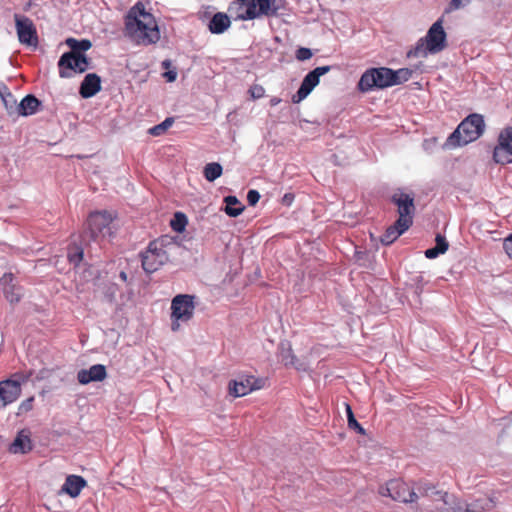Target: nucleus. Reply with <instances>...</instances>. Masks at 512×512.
Segmentation results:
<instances>
[{
  "label": "nucleus",
  "mask_w": 512,
  "mask_h": 512,
  "mask_svg": "<svg viewBox=\"0 0 512 512\" xmlns=\"http://www.w3.org/2000/svg\"><path fill=\"white\" fill-rule=\"evenodd\" d=\"M249 93L253 99H260L264 96L265 89L262 85L253 84L249 89Z\"/></svg>",
  "instance_id": "nucleus-40"
},
{
  "label": "nucleus",
  "mask_w": 512,
  "mask_h": 512,
  "mask_svg": "<svg viewBox=\"0 0 512 512\" xmlns=\"http://www.w3.org/2000/svg\"><path fill=\"white\" fill-rule=\"evenodd\" d=\"M260 199V194L257 190H249L247 193V201L249 205L255 206Z\"/></svg>",
  "instance_id": "nucleus-42"
},
{
  "label": "nucleus",
  "mask_w": 512,
  "mask_h": 512,
  "mask_svg": "<svg viewBox=\"0 0 512 512\" xmlns=\"http://www.w3.org/2000/svg\"><path fill=\"white\" fill-rule=\"evenodd\" d=\"M58 68L61 78H70L73 73H78V55L64 53L58 61Z\"/></svg>",
  "instance_id": "nucleus-18"
},
{
  "label": "nucleus",
  "mask_w": 512,
  "mask_h": 512,
  "mask_svg": "<svg viewBox=\"0 0 512 512\" xmlns=\"http://www.w3.org/2000/svg\"><path fill=\"white\" fill-rule=\"evenodd\" d=\"M89 68V59L86 55H78V73H83Z\"/></svg>",
  "instance_id": "nucleus-41"
},
{
  "label": "nucleus",
  "mask_w": 512,
  "mask_h": 512,
  "mask_svg": "<svg viewBox=\"0 0 512 512\" xmlns=\"http://www.w3.org/2000/svg\"><path fill=\"white\" fill-rule=\"evenodd\" d=\"M391 202L397 206L398 224L411 227L413 224V217L415 213L414 199L409 194L398 192L394 193L391 197Z\"/></svg>",
  "instance_id": "nucleus-10"
},
{
  "label": "nucleus",
  "mask_w": 512,
  "mask_h": 512,
  "mask_svg": "<svg viewBox=\"0 0 512 512\" xmlns=\"http://www.w3.org/2000/svg\"><path fill=\"white\" fill-rule=\"evenodd\" d=\"M33 448L28 430H21L9 446V452L13 454H26Z\"/></svg>",
  "instance_id": "nucleus-17"
},
{
  "label": "nucleus",
  "mask_w": 512,
  "mask_h": 512,
  "mask_svg": "<svg viewBox=\"0 0 512 512\" xmlns=\"http://www.w3.org/2000/svg\"><path fill=\"white\" fill-rule=\"evenodd\" d=\"M87 485L86 480L82 476L69 475L66 477L61 491L68 494L70 497H77L82 489Z\"/></svg>",
  "instance_id": "nucleus-21"
},
{
  "label": "nucleus",
  "mask_w": 512,
  "mask_h": 512,
  "mask_svg": "<svg viewBox=\"0 0 512 512\" xmlns=\"http://www.w3.org/2000/svg\"><path fill=\"white\" fill-rule=\"evenodd\" d=\"M316 351H318V347H314L313 349H311L310 353L312 354L313 352H316Z\"/></svg>",
  "instance_id": "nucleus-50"
},
{
  "label": "nucleus",
  "mask_w": 512,
  "mask_h": 512,
  "mask_svg": "<svg viewBox=\"0 0 512 512\" xmlns=\"http://www.w3.org/2000/svg\"><path fill=\"white\" fill-rule=\"evenodd\" d=\"M164 76L167 78L168 82H173L175 81L177 74L174 71H168L164 74Z\"/></svg>",
  "instance_id": "nucleus-46"
},
{
  "label": "nucleus",
  "mask_w": 512,
  "mask_h": 512,
  "mask_svg": "<svg viewBox=\"0 0 512 512\" xmlns=\"http://www.w3.org/2000/svg\"><path fill=\"white\" fill-rule=\"evenodd\" d=\"M392 74V78H394L392 79L394 86L408 81L412 77L413 71L409 68H401L398 70H392Z\"/></svg>",
  "instance_id": "nucleus-34"
},
{
  "label": "nucleus",
  "mask_w": 512,
  "mask_h": 512,
  "mask_svg": "<svg viewBox=\"0 0 512 512\" xmlns=\"http://www.w3.org/2000/svg\"><path fill=\"white\" fill-rule=\"evenodd\" d=\"M14 280V276L12 273L4 274L0 279V286L4 292L5 298L10 303H17L20 301L21 293L20 288L16 287L12 282Z\"/></svg>",
  "instance_id": "nucleus-20"
},
{
  "label": "nucleus",
  "mask_w": 512,
  "mask_h": 512,
  "mask_svg": "<svg viewBox=\"0 0 512 512\" xmlns=\"http://www.w3.org/2000/svg\"><path fill=\"white\" fill-rule=\"evenodd\" d=\"M173 122V118H166L162 123L150 128L149 134H151L152 136H160L164 134L169 127H171Z\"/></svg>",
  "instance_id": "nucleus-37"
},
{
  "label": "nucleus",
  "mask_w": 512,
  "mask_h": 512,
  "mask_svg": "<svg viewBox=\"0 0 512 512\" xmlns=\"http://www.w3.org/2000/svg\"><path fill=\"white\" fill-rule=\"evenodd\" d=\"M448 46L447 34L443 28V19H438L421 37L415 46L407 52L408 58H426L429 54H438Z\"/></svg>",
  "instance_id": "nucleus-3"
},
{
  "label": "nucleus",
  "mask_w": 512,
  "mask_h": 512,
  "mask_svg": "<svg viewBox=\"0 0 512 512\" xmlns=\"http://www.w3.org/2000/svg\"><path fill=\"white\" fill-rule=\"evenodd\" d=\"M40 105L41 102L34 95H27L19 103L17 115H33L38 111Z\"/></svg>",
  "instance_id": "nucleus-25"
},
{
  "label": "nucleus",
  "mask_w": 512,
  "mask_h": 512,
  "mask_svg": "<svg viewBox=\"0 0 512 512\" xmlns=\"http://www.w3.org/2000/svg\"><path fill=\"white\" fill-rule=\"evenodd\" d=\"M285 0H251L246 12V18L257 19L279 16V11L285 9Z\"/></svg>",
  "instance_id": "nucleus-9"
},
{
  "label": "nucleus",
  "mask_w": 512,
  "mask_h": 512,
  "mask_svg": "<svg viewBox=\"0 0 512 512\" xmlns=\"http://www.w3.org/2000/svg\"><path fill=\"white\" fill-rule=\"evenodd\" d=\"M32 375V373H29L28 375H18V374H15L14 376L15 377H18L21 381L25 382L29 379V377Z\"/></svg>",
  "instance_id": "nucleus-48"
},
{
  "label": "nucleus",
  "mask_w": 512,
  "mask_h": 512,
  "mask_svg": "<svg viewBox=\"0 0 512 512\" xmlns=\"http://www.w3.org/2000/svg\"><path fill=\"white\" fill-rule=\"evenodd\" d=\"M281 361L285 366H292L297 370H305L306 367L303 363H301L297 357L294 355L293 350L290 346L282 347L280 352Z\"/></svg>",
  "instance_id": "nucleus-30"
},
{
  "label": "nucleus",
  "mask_w": 512,
  "mask_h": 512,
  "mask_svg": "<svg viewBox=\"0 0 512 512\" xmlns=\"http://www.w3.org/2000/svg\"><path fill=\"white\" fill-rule=\"evenodd\" d=\"M124 33L137 45H152L160 40V30L153 14L138 1L124 17Z\"/></svg>",
  "instance_id": "nucleus-1"
},
{
  "label": "nucleus",
  "mask_w": 512,
  "mask_h": 512,
  "mask_svg": "<svg viewBox=\"0 0 512 512\" xmlns=\"http://www.w3.org/2000/svg\"><path fill=\"white\" fill-rule=\"evenodd\" d=\"M379 494L402 503H413L418 498L414 490L400 479L388 481L386 485L379 488Z\"/></svg>",
  "instance_id": "nucleus-8"
},
{
  "label": "nucleus",
  "mask_w": 512,
  "mask_h": 512,
  "mask_svg": "<svg viewBox=\"0 0 512 512\" xmlns=\"http://www.w3.org/2000/svg\"><path fill=\"white\" fill-rule=\"evenodd\" d=\"M66 44L71 49L68 53L74 55H85L84 52L89 50L92 46L91 41L88 39L77 40L75 38H68L66 40Z\"/></svg>",
  "instance_id": "nucleus-31"
},
{
  "label": "nucleus",
  "mask_w": 512,
  "mask_h": 512,
  "mask_svg": "<svg viewBox=\"0 0 512 512\" xmlns=\"http://www.w3.org/2000/svg\"><path fill=\"white\" fill-rule=\"evenodd\" d=\"M354 432L360 435L365 434L364 428L358 423V421L354 418Z\"/></svg>",
  "instance_id": "nucleus-45"
},
{
  "label": "nucleus",
  "mask_w": 512,
  "mask_h": 512,
  "mask_svg": "<svg viewBox=\"0 0 512 512\" xmlns=\"http://www.w3.org/2000/svg\"><path fill=\"white\" fill-rule=\"evenodd\" d=\"M21 395V382L14 379L0 381V408L15 402Z\"/></svg>",
  "instance_id": "nucleus-15"
},
{
  "label": "nucleus",
  "mask_w": 512,
  "mask_h": 512,
  "mask_svg": "<svg viewBox=\"0 0 512 512\" xmlns=\"http://www.w3.org/2000/svg\"><path fill=\"white\" fill-rule=\"evenodd\" d=\"M331 70L330 66H320L316 67L314 70L310 71L303 79L300 88L292 96L293 103H299L304 100L311 91L319 84L320 77L325 75Z\"/></svg>",
  "instance_id": "nucleus-12"
},
{
  "label": "nucleus",
  "mask_w": 512,
  "mask_h": 512,
  "mask_svg": "<svg viewBox=\"0 0 512 512\" xmlns=\"http://www.w3.org/2000/svg\"><path fill=\"white\" fill-rule=\"evenodd\" d=\"M392 69L386 67L367 70L360 78L358 87L361 91H369L372 88H386L393 86Z\"/></svg>",
  "instance_id": "nucleus-7"
},
{
  "label": "nucleus",
  "mask_w": 512,
  "mask_h": 512,
  "mask_svg": "<svg viewBox=\"0 0 512 512\" xmlns=\"http://www.w3.org/2000/svg\"><path fill=\"white\" fill-rule=\"evenodd\" d=\"M0 97L3 101V104L8 112V114L13 115L17 114L19 103H17V99L10 92L9 88L6 85H2L0 87Z\"/></svg>",
  "instance_id": "nucleus-26"
},
{
  "label": "nucleus",
  "mask_w": 512,
  "mask_h": 512,
  "mask_svg": "<svg viewBox=\"0 0 512 512\" xmlns=\"http://www.w3.org/2000/svg\"><path fill=\"white\" fill-rule=\"evenodd\" d=\"M313 56L312 51L306 47H300L296 50L295 57L298 61L309 60Z\"/></svg>",
  "instance_id": "nucleus-39"
},
{
  "label": "nucleus",
  "mask_w": 512,
  "mask_h": 512,
  "mask_svg": "<svg viewBox=\"0 0 512 512\" xmlns=\"http://www.w3.org/2000/svg\"><path fill=\"white\" fill-rule=\"evenodd\" d=\"M32 401H33V398H31V399H29V400H27V401L23 402V403L21 404L20 408H22V409H24V410H26V411H27V410H29V409H31V403H32Z\"/></svg>",
  "instance_id": "nucleus-47"
},
{
  "label": "nucleus",
  "mask_w": 512,
  "mask_h": 512,
  "mask_svg": "<svg viewBox=\"0 0 512 512\" xmlns=\"http://www.w3.org/2000/svg\"><path fill=\"white\" fill-rule=\"evenodd\" d=\"M106 367L102 364L92 365L89 369H81L77 373V380L80 384L86 385L90 382H100L106 379Z\"/></svg>",
  "instance_id": "nucleus-16"
},
{
  "label": "nucleus",
  "mask_w": 512,
  "mask_h": 512,
  "mask_svg": "<svg viewBox=\"0 0 512 512\" xmlns=\"http://www.w3.org/2000/svg\"><path fill=\"white\" fill-rule=\"evenodd\" d=\"M178 249L172 237L163 235L151 241L140 253L142 268L146 273H154L170 261L172 254Z\"/></svg>",
  "instance_id": "nucleus-2"
},
{
  "label": "nucleus",
  "mask_w": 512,
  "mask_h": 512,
  "mask_svg": "<svg viewBox=\"0 0 512 512\" xmlns=\"http://www.w3.org/2000/svg\"><path fill=\"white\" fill-rule=\"evenodd\" d=\"M468 512H485L493 509L496 502L491 497H483L476 499L474 502L467 504Z\"/></svg>",
  "instance_id": "nucleus-32"
},
{
  "label": "nucleus",
  "mask_w": 512,
  "mask_h": 512,
  "mask_svg": "<svg viewBox=\"0 0 512 512\" xmlns=\"http://www.w3.org/2000/svg\"><path fill=\"white\" fill-rule=\"evenodd\" d=\"M250 3L251 0H235L229 4L228 11L234 14L237 20H252L245 17Z\"/></svg>",
  "instance_id": "nucleus-27"
},
{
  "label": "nucleus",
  "mask_w": 512,
  "mask_h": 512,
  "mask_svg": "<svg viewBox=\"0 0 512 512\" xmlns=\"http://www.w3.org/2000/svg\"><path fill=\"white\" fill-rule=\"evenodd\" d=\"M435 243L436 244L433 248H429L425 251V256L428 259H434L438 257L440 254H444L449 248V243L447 242L446 238L441 234L436 235Z\"/></svg>",
  "instance_id": "nucleus-28"
},
{
  "label": "nucleus",
  "mask_w": 512,
  "mask_h": 512,
  "mask_svg": "<svg viewBox=\"0 0 512 512\" xmlns=\"http://www.w3.org/2000/svg\"><path fill=\"white\" fill-rule=\"evenodd\" d=\"M493 159L501 165L512 163V126L504 128L499 133L498 143L493 151Z\"/></svg>",
  "instance_id": "nucleus-11"
},
{
  "label": "nucleus",
  "mask_w": 512,
  "mask_h": 512,
  "mask_svg": "<svg viewBox=\"0 0 512 512\" xmlns=\"http://www.w3.org/2000/svg\"><path fill=\"white\" fill-rule=\"evenodd\" d=\"M345 406H346V414H347V424H348V427H352V416H353L352 406L348 403H346Z\"/></svg>",
  "instance_id": "nucleus-44"
},
{
  "label": "nucleus",
  "mask_w": 512,
  "mask_h": 512,
  "mask_svg": "<svg viewBox=\"0 0 512 512\" xmlns=\"http://www.w3.org/2000/svg\"><path fill=\"white\" fill-rule=\"evenodd\" d=\"M410 227L405 225L400 226L398 220L394 224L390 225L380 237V241L383 245H390L396 241L402 234H404Z\"/></svg>",
  "instance_id": "nucleus-24"
},
{
  "label": "nucleus",
  "mask_w": 512,
  "mask_h": 512,
  "mask_svg": "<svg viewBox=\"0 0 512 512\" xmlns=\"http://www.w3.org/2000/svg\"><path fill=\"white\" fill-rule=\"evenodd\" d=\"M195 296L189 294H178L171 301V330L177 332L181 323L189 322L195 312Z\"/></svg>",
  "instance_id": "nucleus-5"
},
{
  "label": "nucleus",
  "mask_w": 512,
  "mask_h": 512,
  "mask_svg": "<svg viewBox=\"0 0 512 512\" xmlns=\"http://www.w3.org/2000/svg\"><path fill=\"white\" fill-rule=\"evenodd\" d=\"M101 90V78L96 73L84 77L79 89L82 98H91Z\"/></svg>",
  "instance_id": "nucleus-19"
},
{
  "label": "nucleus",
  "mask_w": 512,
  "mask_h": 512,
  "mask_svg": "<svg viewBox=\"0 0 512 512\" xmlns=\"http://www.w3.org/2000/svg\"><path fill=\"white\" fill-rule=\"evenodd\" d=\"M231 21L227 14L217 12L211 18L208 28L213 34H222L230 27Z\"/></svg>",
  "instance_id": "nucleus-22"
},
{
  "label": "nucleus",
  "mask_w": 512,
  "mask_h": 512,
  "mask_svg": "<svg viewBox=\"0 0 512 512\" xmlns=\"http://www.w3.org/2000/svg\"><path fill=\"white\" fill-rule=\"evenodd\" d=\"M170 224L174 231L182 232L187 225V217L183 213L177 212Z\"/></svg>",
  "instance_id": "nucleus-35"
},
{
  "label": "nucleus",
  "mask_w": 512,
  "mask_h": 512,
  "mask_svg": "<svg viewBox=\"0 0 512 512\" xmlns=\"http://www.w3.org/2000/svg\"><path fill=\"white\" fill-rule=\"evenodd\" d=\"M279 100H272V104H277Z\"/></svg>",
  "instance_id": "nucleus-51"
},
{
  "label": "nucleus",
  "mask_w": 512,
  "mask_h": 512,
  "mask_svg": "<svg viewBox=\"0 0 512 512\" xmlns=\"http://www.w3.org/2000/svg\"><path fill=\"white\" fill-rule=\"evenodd\" d=\"M120 278H121L122 280H126V279H127V275H126V273H125V272H121V273H120Z\"/></svg>",
  "instance_id": "nucleus-49"
},
{
  "label": "nucleus",
  "mask_w": 512,
  "mask_h": 512,
  "mask_svg": "<svg viewBox=\"0 0 512 512\" xmlns=\"http://www.w3.org/2000/svg\"><path fill=\"white\" fill-rule=\"evenodd\" d=\"M19 42L28 46H37L38 36L33 21L19 14L14 15Z\"/></svg>",
  "instance_id": "nucleus-13"
},
{
  "label": "nucleus",
  "mask_w": 512,
  "mask_h": 512,
  "mask_svg": "<svg viewBox=\"0 0 512 512\" xmlns=\"http://www.w3.org/2000/svg\"><path fill=\"white\" fill-rule=\"evenodd\" d=\"M503 247L509 258L512 259V234L505 239Z\"/></svg>",
  "instance_id": "nucleus-43"
},
{
  "label": "nucleus",
  "mask_w": 512,
  "mask_h": 512,
  "mask_svg": "<svg viewBox=\"0 0 512 512\" xmlns=\"http://www.w3.org/2000/svg\"><path fill=\"white\" fill-rule=\"evenodd\" d=\"M115 218L116 215L107 210L91 212L87 218V227L91 238L100 240L113 236Z\"/></svg>",
  "instance_id": "nucleus-6"
},
{
  "label": "nucleus",
  "mask_w": 512,
  "mask_h": 512,
  "mask_svg": "<svg viewBox=\"0 0 512 512\" xmlns=\"http://www.w3.org/2000/svg\"><path fill=\"white\" fill-rule=\"evenodd\" d=\"M485 123L480 114H471L467 116L448 137L446 145L448 147H458L466 145L477 140L484 132Z\"/></svg>",
  "instance_id": "nucleus-4"
},
{
  "label": "nucleus",
  "mask_w": 512,
  "mask_h": 512,
  "mask_svg": "<svg viewBox=\"0 0 512 512\" xmlns=\"http://www.w3.org/2000/svg\"><path fill=\"white\" fill-rule=\"evenodd\" d=\"M67 257L70 263L78 266L83 259V249L77 246L69 247Z\"/></svg>",
  "instance_id": "nucleus-36"
},
{
  "label": "nucleus",
  "mask_w": 512,
  "mask_h": 512,
  "mask_svg": "<svg viewBox=\"0 0 512 512\" xmlns=\"http://www.w3.org/2000/svg\"><path fill=\"white\" fill-rule=\"evenodd\" d=\"M434 494L438 496L437 499L441 500L446 506L440 508L441 512H468V505L460 502L454 503L453 497L449 496L447 492L435 491Z\"/></svg>",
  "instance_id": "nucleus-23"
},
{
  "label": "nucleus",
  "mask_w": 512,
  "mask_h": 512,
  "mask_svg": "<svg viewBox=\"0 0 512 512\" xmlns=\"http://www.w3.org/2000/svg\"><path fill=\"white\" fill-rule=\"evenodd\" d=\"M471 0H451L445 9V13H451L452 11L458 10L467 4H469Z\"/></svg>",
  "instance_id": "nucleus-38"
},
{
  "label": "nucleus",
  "mask_w": 512,
  "mask_h": 512,
  "mask_svg": "<svg viewBox=\"0 0 512 512\" xmlns=\"http://www.w3.org/2000/svg\"><path fill=\"white\" fill-rule=\"evenodd\" d=\"M223 168L217 162H211L205 165L203 169V175L205 179L209 182L215 181L222 175Z\"/></svg>",
  "instance_id": "nucleus-33"
},
{
  "label": "nucleus",
  "mask_w": 512,
  "mask_h": 512,
  "mask_svg": "<svg viewBox=\"0 0 512 512\" xmlns=\"http://www.w3.org/2000/svg\"><path fill=\"white\" fill-rule=\"evenodd\" d=\"M266 380L254 376H244L239 380H232L229 383V393L234 397H242L254 390L262 389Z\"/></svg>",
  "instance_id": "nucleus-14"
},
{
  "label": "nucleus",
  "mask_w": 512,
  "mask_h": 512,
  "mask_svg": "<svg viewBox=\"0 0 512 512\" xmlns=\"http://www.w3.org/2000/svg\"><path fill=\"white\" fill-rule=\"evenodd\" d=\"M224 203L226 204L224 211L230 217L239 216L245 209V206L242 205L236 196H226L224 198Z\"/></svg>",
  "instance_id": "nucleus-29"
}]
</instances>
